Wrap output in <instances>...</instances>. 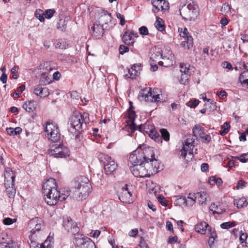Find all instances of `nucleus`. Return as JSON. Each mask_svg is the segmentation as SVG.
I'll list each match as a JSON object with an SVG mask.
<instances>
[{
	"label": "nucleus",
	"mask_w": 248,
	"mask_h": 248,
	"mask_svg": "<svg viewBox=\"0 0 248 248\" xmlns=\"http://www.w3.org/2000/svg\"><path fill=\"white\" fill-rule=\"evenodd\" d=\"M44 199L48 205H55L58 201H63L70 195V191L57 190L55 179L52 178L47 179L42 186Z\"/></svg>",
	"instance_id": "f257e3e1"
},
{
	"label": "nucleus",
	"mask_w": 248,
	"mask_h": 248,
	"mask_svg": "<svg viewBox=\"0 0 248 248\" xmlns=\"http://www.w3.org/2000/svg\"><path fill=\"white\" fill-rule=\"evenodd\" d=\"M71 191L74 198L76 200L86 199L92 191V186L88 178L83 176L75 178L71 183Z\"/></svg>",
	"instance_id": "f03ea898"
},
{
	"label": "nucleus",
	"mask_w": 248,
	"mask_h": 248,
	"mask_svg": "<svg viewBox=\"0 0 248 248\" xmlns=\"http://www.w3.org/2000/svg\"><path fill=\"white\" fill-rule=\"evenodd\" d=\"M180 15L185 21H195L199 15V9L194 2L189 3L187 5H183L179 7Z\"/></svg>",
	"instance_id": "7ed1b4c3"
},
{
	"label": "nucleus",
	"mask_w": 248,
	"mask_h": 248,
	"mask_svg": "<svg viewBox=\"0 0 248 248\" xmlns=\"http://www.w3.org/2000/svg\"><path fill=\"white\" fill-rule=\"evenodd\" d=\"M162 92L158 88H151L142 90L139 93V98L140 100H144L147 102H161L163 101Z\"/></svg>",
	"instance_id": "20e7f679"
},
{
	"label": "nucleus",
	"mask_w": 248,
	"mask_h": 248,
	"mask_svg": "<svg viewBox=\"0 0 248 248\" xmlns=\"http://www.w3.org/2000/svg\"><path fill=\"white\" fill-rule=\"evenodd\" d=\"M196 139L194 135H189L185 141L182 149L180 151V156L187 162L192 160L193 157V148L195 146Z\"/></svg>",
	"instance_id": "39448f33"
},
{
	"label": "nucleus",
	"mask_w": 248,
	"mask_h": 248,
	"mask_svg": "<svg viewBox=\"0 0 248 248\" xmlns=\"http://www.w3.org/2000/svg\"><path fill=\"white\" fill-rule=\"evenodd\" d=\"M73 242L76 248H96L94 243L83 234L76 235Z\"/></svg>",
	"instance_id": "423d86ee"
},
{
	"label": "nucleus",
	"mask_w": 248,
	"mask_h": 248,
	"mask_svg": "<svg viewBox=\"0 0 248 248\" xmlns=\"http://www.w3.org/2000/svg\"><path fill=\"white\" fill-rule=\"evenodd\" d=\"M81 114L76 113L70 117L69 119L68 124L69 132L72 133L79 132L82 128V123L81 122Z\"/></svg>",
	"instance_id": "0eeeda50"
},
{
	"label": "nucleus",
	"mask_w": 248,
	"mask_h": 248,
	"mask_svg": "<svg viewBox=\"0 0 248 248\" xmlns=\"http://www.w3.org/2000/svg\"><path fill=\"white\" fill-rule=\"evenodd\" d=\"M45 131L47 133L48 139L53 142H57L60 139L61 134L57 124L54 123H47Z\"/></svg>",
	"instance_id": "6e6552de"
},
{
	"label": "nucleus",
	"mask_w": 248,
	"mask_h": 248,
	"mask_svg": "<svg viewBox=\"0 0 248 248\" xmlns=\"http://www.w3.org/2000/svg\"><path fill=\"white\" fill-rule=\"evenodd\" d=\"M138 130L140 132H145L147 133L150 137L154 139L155 141L158 143H161V138L158 133L155 130V126L149 124L140 125L138 126Z\"/></svg>",
	"instance_id": "1a4fd4ad"
},
{
	"label": "nucleus",
	"mask_w": 248,
	"mask_h": 248,
	"mask_svg": "<svg viewBox=\"0 0 248 248\" xmlns=\"http://www.w3.org/2000/svg\"><path fill=\"white\" fill-rule=\"evenodd\" d=\"M100 159L104 163L105 172L107 174H111L116 170L117 165L110 156L102 155Z\"/></svg>",
	"instance_id": "9d476101"
},
{
	"label": "nucleus",
	"mask_w": 248,
	"mask_h": 248,
	"mask_svg": "<svg viewBox=\"0 0 248 248\" xmlns=\"http://www.w3.org/2000/svg\"><path fill=\"white\" fill-rule=\"evenodd\" d=\"M48 154L56 158L66 157L69 155L68 149L63 145H59L48 150Z\"/></svg>",
	"instance_id": "9b49d317"
},
{
	"label": "nucleus",
	"mask_w": 248,
	"mask_h": 248,
	"mask_svg": "<svg viewBox=\"0 0 248 248\" xmlns=\"http://www.w3.org/2000/svg\"><path fill=\"white\" fill-rule=\"evenodd\" d=\"M145 162L140 164L136 166H130V170L133 174L137 177H150L148 171L146 169Z\"/></svg>",
	"instance_id": "f8f14e48"
},
{
	"label": "nucleus",
	"mask_w": 248,
	"mask_h": 248,
	"mask_svg": "<svg viewBox=\"0 0 248 248\" xmlns=\"http://www.w3.org/2000/svg\"><path fill=\"white\" fill-rule=\"evenodd\" d=\"M178 31L180 33V36L185 39V40L182 42V46L187 49L192 47L193 44V38L191 35H189L187 28H185L183 30L182 28H179Z\"/></svg>",
	"instance_id": "ddd939ff"
},
{
	"label": "nucleus",
	"mask_w": 248,
	"mask_h": 248,
	"mask_svg": "<svg viewBox=\"0 0 248 248\" xmlns=\"http://www.w3.org/2000/svg\"><path fill=\"white\" fill-rule=\"evenodd\" d=\"M146 169L149 172L150 176L154 175L162 170L160 167V163L158 160L155 158H151L148 161L145 162Z\"/></svg>",
	"instance_id": "4468645a"
},
{
	"label": "nucleus",
	"mask_w": 248,
	"mask_h": 248,
	"mask_svg": "<svg viewBox=\"0 0 248 248\" xmlns=\"http://www.w3.org/2000/svg\"><path fill=\"white\" fill-rule=\"evenodd\" d=\"M63 226L68 232L71 233L75 236L76 235L79 234V227L78 226L77 223L74 222L70 217H66L64 218Z\"/></svg>",
	"instance_id": "2eb2a0df"
},
{
	"label": "nucleus",
	"mask_w": 248,
	"mask_h": 248,
	"mask_svg": "<svg viewBox=\"0 0 248 248\" xmlns=\"http://www.w3.org/2000/svg\"><path fill=\"white\" fill-rule=\"evenodd\" d=\"M129 160L132 165L131 166H136L145 162L142 154L141 153L140 147H138L130 154Z\"/></svg>",
	"instance_id": "dca6fc26"
},
{
	"label": "nucleus",
	"mask_w": 248,
	"mask_h": 248,
	"mask_svg": "<svg viewBox=\"0 0 248 248\" xmlns=\"http://www.w3.org/2000/svg\"><path fill=\"white\" fill-rule=\"evenodd\" d=\"M189 67L190 65L188 63H183L180 64V72L182 74L179 81L182 84L185 85L187 82L190 76Z\"/></svg>",
	"instance_id": "f3484780"
},
{
	"label": "nucleus",
	"mask_w": 248,
	"mask_h": 248,
	"mask_svg": "<svg viewBox=\"0 0 248 248\" xmlns=\"http://www.w3.org/2000/svg\"><path fill=\"white\" fill-rule=\"evenodd\" d=\"M138 37V33L133 31L127 30L124 33L122 40L123 42L127 45L133 46L135 42V39Z\"/></svg>",
	"instance_id": "a211bd4d"
},
{
	"label": "nucleus",
	"mask_w": 248,
	"mask_h": 248,
	"mask_svg": "<svg viewBox=\"0 0 248 248\" xmlns=\"http://www.w3.org/2000/svg\"><path fill=\"white\" fill-rule=\"evenodd\" d=\"M122 191L119 195V199L121 202L130 203L132 202V194L128 190L127 185H125L122 188Z\"/></svg>",
	"instance_id": "6ab92c4d"
},
{
	"label": "nucleus",
	"mask_w": 248,
	"mask_h": 248,
	"mask_svg": "<svg viewBox=\"0 0 248 248\" xmlns=\"http://www.w3.org/2000/svg\"><path fill=\"white\" fill-rule=\"evenodd\" d=\"M112 19L110 13H108L107 11L101 10L99 14L98 22L99 24L104 27L107 26Z\"/></svg>",
	"instance_id": "aec40b11"
},
{
	"label": "nucleus",
	"mask_w": 248,
	"mask_h": 248,
	"mask_svg": "<svg viewBox=\"0 0 248 248\" xmlns=\"http://www.w3.org/2000/svg\"><path fill=\"white\" fill-rule=\"evenodd\" d=\"M162 61H158V64L164 67H170L173 65L174 62V56L171 51H169L167 56H163L161 58Z\"/></svg>",
	"instance_id": "412c9836"
},
{
	"label": "nucleus",
	"mask_w": 248,
	"mask_h": 248,
	"mask_svg": "<svg viewBox=\"0 0 248 248\" xmlns=\"http://www.w3.org/2000/svg\"><path fill=\"white\" fill-rule=\"evenodd\" d=\"M42 221L41 218H35L31 220L29 223V227L31 229V232L33 235L36 232L39 231L42 227Z\"/></svg>",
	"instance_id": "4be33fe9"
},
{
	"label": "nucleus",
	"mask_w": 248,
	"mask_h": 248,
	"mask_svg": "<svg viewBox=\"0 0 248 248\" xmlns=\"http://www.w3.org/2000/svg\"><path fill=\"white\" fill-rule=\"evenodd\" d=\"M6 238L2 237V240L0 242V248H19L16 242L9 238L5 235Z\"/></svg>",
	"instance_id": "5701e85b"
},
{
	"label": "nucleus",
	"mask_w": 248,
	"mask_h": 248,
	"mask_svg": "<svg viewBox=\"0 0 248 248\" xmlns=\"http://www.w3.org/2000/svg\"><path fill=\"white\" fill-rule=\"evenodd\" d=\"M162 56V50L160 47L155 46L151 49L150 52V59L153 62H158Z\"/></svg>",
	"instance_id": "b1692460"
},
{
	"label": "nucleus",
	"mask_w": 248,
	"mask_h": 248,
	"mask_svg": "<svg viewBox=\"0 0 248 248\" xmlns=\"http://www.w3.org/2000/svg\"><path fill=\"white\" fill-rule=\"evenodd\" d=\"M108 27L103 26L100 24H95L92 27L93 31L92 35L96 38H100L104 34V30L108 29Z\"/></svg>",
	"instance_id": "393cba45"
},
{
	"label": "nucleus",
	"mask_w": 248,
	"mask_h": 248,
	"mask_svg": "<svg viewBox=\"0 0 248 248\" xmlns=\"http://www.w3.org/2000/svg\"><path fill=\"white\" fill-rule=\"evenodd\" d=\"M196 231L200 233L205 234L211 231L210 226L205 222H201L198 223L195 227Z\"/></svg>",
	"instance_id": "a878e982"
},
{
	"label": "nucleus",
	"mask_w": 248,
	"mask_h": 248,
	"mask_svg": "<svg viewBox=\"0 0 248 248\" xmlns=\"http://www.w3.org/2000/svg\"><path fill=\"white\" fill-rule=\"evenodd\" d=\"M141 153L142 154L143 159L145 162L148 161L151 158H155L153 148L151 147L148 146L143 149L141 148Z\"/></svg>",
	"instance_id": "bb28decb"
},
{
	"label": "nucleus",
	"mask_w": 248,
	"mask_h": 248,
	"mask_svg": "<svg viewBox=\"0 0 248 248\" xmlns=\"http://www.w3.org/2000/svg\"><path fill=\"white\" fill-rule=\"evenodd\" d=\"M42 85L35 86L34 88V93L36 95L42 97H46L49 95V93L47 88L42 87Z\"/></svg>",
	"instance_id": "cd10ccee"
},
{
	"label": "nucleus",
	"mask_w": 248,
	"mask_h": 248,
	"mask_svg": "<svg viewBox=\"0 0 248 248\" xmlns=\"http://www.w3.org/2000/svg\"><path fill=\"white\" fill-rule=\"evenodd\" d=\"M8 182H8L5 183L6 193L9 198H13L14 197L16 192V188L14 187L15 183H13V181H10Z\"/></svg>",
	"instance_id": "c85d7f7f"
},
{
	"label": "nucleus",
	"mask_w": 248,
	"mask_h": 248,
	"mask_svg": "<svg viewBox=\"0 0 248 248\" xmlns=\"http://www.w3.org/2000/svg\"><path fill=\"white\" fill-rule=\"evenodd\" d=\"M192 198L198 201L199 204L205 203L207 200V193L204 191L192 194Z\"/></svg>",
	"instance_id": "c756f323"
},
{
	"label": "nucleus",
	"mask_w": 248,
	"mask_h": 248,
	"mask_svg": "<svg viewBox=\"0 0 248 248\" xmlns=\"http://www.w3.org/2000/svg\"><path fill=\"white\" fill-rule=\"evenodd\" d=\"M4 177H5V183L8 182L9 181H13V183L15 182V179L16 176L13 173V170L10 168H5L4 170Z\"/></svg>",
	"instance_id": "7c9ffc66"
},
{
	"label": "nucleus",
	"mask_w": 248,
	"mask_h": 248,
	"mask_svg": "<svg viewBox=\"0 0 248 248\" xmlns=\"http://www.w3.org/2000/svg\"><path fill=\"white\" fill-rule=\"evenodd\" d=\"M36 102L33 100L26 101L23 105V108L28 112H33L36 108Z\"/></svg>",
	"instance_id": "2f4dec72"
},
{
	"label": "nucleus",
	"mask_w": 248,
	"mask_h": 248,
	"mask_svg": "<svg viewBox=\"0 0 248 248\" xmlns=\"http://www.w3.org/2000/svg\"><path fill=\"white\" fill-rule=\"evenodd\" d=\"M40 69L42 74H47L52 70V68L49 62H45L40 65Z\"/></svg>",
	"instance_id": "473e14b6"
},
{
	"label": "nucleus",
	"mask_w": 248,
	"mask_h": 248,
	"mask_svg": "<svg viewBox=\"0 0 248 248\" xmlns=\"http://www.w3.org/2000/svg\"><path fill=\"white\" fill-rule=\"evenodd\" d=\"M204 128H202L200 125L196 124L193 128V135L197 138V136L202 137L204 135Z\"/></svg>",
	"instance_id": "72a5a7b5"
},
{
	"label": "nucleus",
	"mask_w": 248,
	"mask_h": 248,
	"mask_svg": "<svg viewBox=\"0 0 248 248\" xmlns=\"http://www.w3.org/2000/svg\"><path fill=\"white\" fill-rule=\"evenodd\" d=\"M50 77L47 74H42L41 77L39 80V84L42 85H46L51 82Z\"/></svg>",
	"instance_id": "f704fd0d"
},
{
	"label": "nucleus",
	"mask_w": 248,
	"mask_h": 248,
	"mask_svg": "<svg viewBox=\"0 0 248 248\" xmlns=\"http://www.w3.org/2000/svg\"><path fill=\"white\" fill-rule=\"evenodd\" d=\"M155 26L160 31H164L165 28L164 21L159 17H156V20L155 23Z\"/></svg>",
	"instance_id": "c9c22d12"
},
{
	"label": "nucleus",
	"mask_w": 248,
	"mask_h": 248,
	"mask_svg": "<svg viewBox=\"0 0 248 248\" xmlns=\"http://www.w3.org/2000/svg\"><path fill=\"white\" fill-rule=\"evenodd\" d=\"M22 131V128L20 127H16L15 128L12 127L7 128L6 132L10 136L17 135Z\"/></svg>",
	"instance_id": "e433bc0d"
},
{
	"label": "nucleus",
	"mask_w": 248,
	"mask_h": 248,
	"mask_svg": "<svg viewBox=\"0 0 248 248\" xmlns=\"http://www.w3.org/2000/svg\"><path fill=\"white\" fill-rule=\"evenodd\" d=\"M164 0H152V3L153 5V11L154 13H157L160 10V5Z\"/></svg>",
	"instance_id": "4c0bfd02"
},
{
	"label": "nucleus",
	"mask_w": 248,
	"mask_h": 248,
	"mask_svg": "<svg viewBox=\"0 0 248 248\" xmlns=\"http://www.w3.org/2000/svg\"><path fill=\"white\" fill-rule=\"evenodd\" d=\"M136 64L133 65L131 69H128V73L129 74V76L126 74L125 77H127L128 78H134L138 74V70L136 69Z\"/></svg>",
	"instance_id": "58836bf2"
},
{
	"label": "nucleus",
	"mask_w": 248,
	"mask_h": 248,
	"mask_svg": "<svg viewBox=\"0 0 248 248\" xmlns=\"http://www.w3.org/2000/svg\"><path fill=\"white\" fill-rule=\"evenodd\" d=\"M68 46L66 40L65 39H60L57 40V42L56 44V47L61 49H65Z\"/></svg>",
	"instance_id": "ea45409f"
},
{
	"label": "nucleus",
	"mask_w": 248,
	"mask_h": 248,
	"mask_svg": "<svg viewBox=\"0 0 248 248\" xmlns=\"http://www.w3.org/2000/svg\"><path fill=\"white\" fill-rule=\"evenodd\" d=\"M67 24V21L61 19L57 23V28L62 31H65L66 29Z\"/></svg>",
	"instance_id": "a19ab883"
},
{
	"label": "nucleus",
	"mask_w": 248,
	"mask_h": 248,
	"mask_svg": "<svg viewBox=\"0 0 248 248\" xmlns=\"http://www.w3.org/2000/svg\"><path fill=\"white\" fill-rule=\"evenodd\" d=\"M48 238L44 243L41 244H37L35 248H52V245Z\"/></svg>",
	"instance_id": "79ce46f5"
},
{
	"label": "nucleus",
	"mask_w": 248,
	"mask_h": 248,
	"mask_svg": "<svg viewBox=\"0 0 248 248\" xmlns=\"http://www.w3.org/2000/svg\"><path fill=\"white\" fill-rule=\"evenodd\" d=\"M177 199L175 200L176 204L179 206L186 205L187 203V200L185 197L182 196H177Z\"/></svg>",
	"instance_id": "37998d69"
},
{
	"label": "nucleus",
	"mask_w": 248,
	"mask_h": 248,
	"mask_svg": "<svg viewBox=\"0 0 248 248\" xmlns=\"http://www.w3.org/2000/svg\"><path fill=\"white\" fill-rule=\"evenodd\" d=\"M234 204L236 205L238 208H242L246 206L248 203H247L245 198H242L238 201H235Z\"/></svg>",
	"instance_id": "c03bdc74"
},
{
	"label": "nucleus",
	"mask_w": 248,
	"mask_h": 248,
	"mask_svg": "<svg viewBox=\"0 0 248 248\" xmlns=\"http://www.w3.org/2000/svg\"><path fill=\"white\" fill-rule=\"evenodd\" d=\"M160 132L161 134L160 137L163 138L165 141H168L170 140V134L166 129L162 128L160 129Z\"/></svg>",
	"instance_id": "a18cd8bd"
},
{
	"label": "nucleus",
	"mask_w": 248,
	"mask_h": 248,
	"mask_svg": "<svg viewBox=\"0 0 248 248\" xmlns=\"http://www.w3.org/2000/svg\"><path fill=\"white\" fill-rule=\"evenodd\" d=\"M240 81L245 84H248V71H244L239 77Z\"/></svg>",
	"instance_id": "49530a36"
},
{
	"label": "nucleus",
	"mask_w": 248,
	"mask_h": 248,
	"mask_svg": "<svg viewBox=\"0 0 248 248\" xmlns=\"http://www.w3.org/2000/svg\"><path fill=\"white\" fill-rule=\"evenodd\" d=\"M136 117V113L133 110V109L128 110V118L129 120L127 122H130V124H134Z\"/></svg>",
	"instance_id": "de8ad7c7"
},
{
	"label": "nucleus",
	"mask_w": 248,
	"mask_h": 248,
	"mask_svg": "<svg viewBox=\"0 0 248 248\" xmlns=\"http://www.w3.org/2000/svg\"><path fill=\"white\" fill-rule=\"evenodd\" d=\"M35 16L38 18L41 22H43L45 20V13L43 10L40 9L36 10L35 13Z\"/></svg>",
	"instance_id": "09e8293b"
},
{
	"label": "nucleus",
	"mask_w": 248,
	"mask_h": 248,
	"mask_svg": "<svg viewBox=\"0 0 248 248\" xmlns=\"http://www.w3.org/2000/svg\"><path fill=\"white\" fill-rule=\"evenodd\" d=\"M235 225V222L234 221H229L222 223L220 224V227L223 229H228L234 227Z\"/></svg>",
	"instance_id": "8fccbe9b"
},
{
	"label": "nucleus",
	"mask_w": 248,
	"mask_h": 248,
	"mask_svg": "<svg viewBox=\"0 0 248 248\" xmlns=\"http://www.w3.org/2000/svg\"><path fill=\"white\" fill-rule=\"evenodd\" d=\"M234 157L239 160L241 162L246 163L248 160V153L241 154L239 156H235Z\"/></svg>",
	"instance_id": "3c124183"
},
{
	"label": "nucleus",
	"mask_w": 248,
	"mask_h": 248,
	"mask_svg": "<svg viewBox=\"0 0 248 248\" xmlns=\"http://www.w3.org/2000/svg\"><path fill=\"white\" fill-rule=\"evenodd\" d=\"M209 182L210 185H214L216 184L217 186H220L222 183V181L221 179L219 178H216L214 177H212L210 178Z\"/></svg>",
	"instance_id": "603ef678"
},
{
	"label": "nucleus",
	"mask_w": 248,
	"mask_h": 248,
	"mask_svg": "<svg viewBox=\"0 0 248 248\" xmlns=\"http://www.w3.org/2000/svg\"><path fill=\"white\" fill-rule=\"evenodd\" d=\"M210 232V234L208 243L209 246L211 247L213 245L214 240H215L216 238L217 237V234L215 231L213 232Z\"/></svg>",
	"instance_id": "864d4df0"
},
{
	"label": "nucleus",
	"mask_w": 248,
	"mask_h": 248,
	"mask_svg": "<svg viewBox=\"0 0 248 248\" xmlns=\"http://www.w3.org/2000/svg\"><path fill=\"white\" fill-rule=\"evenodd\" d=\"M247 237H248V234L247 233H243V232L241 233V235L240 236L239 239H240V244L242 247H246L245 244L246 243V240L247 239Z\"/></svg>",
	"instance_id": "5fc2aeb1"
},
{
	"label": "nucleus",
	"mask_w": 248,
	"mask_h": 248,
	"mask_svg": "<svg viewBox=\"0 0 248 248\" xmlns=\"http://www.w3.org/2000/svg\"><path fill=\"white\" fill-rule=\"evenodd\" d=\"M25 86L22 85L17 89V91L13 93V96L14 97H19V95L25 90Z\"/></svg>",
	"instance_id": "6e6d98bb"
},
{
	"label": "nucleus",
	"mask_w": 248,
	"mask_h": 248,
	"mask_svg": "<svg viewBox=\"0 0 248 248\" xmlns=\"http://www.w3.org/2000/svg\"><path fill=\"white\" fill-rule=\"evenodd\" d=\"M221 11L225 14H229L231 13V6L227 3H224L221 7Z\"/></svg>",
	"instance_id": "4d7b16f0"
},
{
	"label": "nucleus",
	"mask_w": 248,
	"mask_h": 248,
	"mask_svg": "<svg viewBox=\"0 0 248 248\" xmlns=\"http://www.w3.org/2000/svg\"><path fill=\"white\" fill-rule=\"evenodd\" d=\"M16 218H11L10 217H6L3 219V223L4 225H10L16 221Z\"/></svg>",
	"instance_id": "13d9d810"
},
{
	"label": "nucleus",
	"mask_w": 248,
	"mask_h": 248,
	"mask_svg": "<svg viewBox=\"0 0 248 248\" xmlns=\"http://www.w3.org/2000/svg\"><path fill=\"white\" fill-rule=\"evenodd\" d=\"M55 11L54 9H47L46 10L45 13V17L47 19H50L51 18L54 14L55 13Z\"/></svg>",
	"instance_id": "bf43d9fd"
},
{
	"label": "nucleus",
	"mask_w": 248,
	"mask_h": 248,
	"mask_svg": "<svg viewBox=\"0 0 248 248\" xmlns=\"http://www.w3.org/2000/svg\"><path fill=\"white\" fill-rule=\"evenodd\" d=\"M187 198L189 200H187V203H186V206H192L196 201V200L192 198V194L190 193Z\"/></svg>",
	"instance_id": "052dcab7"
},
{
	"label": "nucleus",
	"mask_w": 248,
	"mask_h": 248,
	"mask_svg": "<svg viewBox=\"0 0 248 248\" xmlns=\"http://www.w3.org/2000/svg\"><path fill=\"white\" fill-rule=\"evenodd\" d=\"M199 100L198 99H195L193 101H188L187 102L186 104L187 106L191 108H194L199 104Z\"/></svg>",
	"instance_id": "680f3d73"
},
{
	"label": "nucleus",
	"mask_w": 248,
	"mask_h": 248,
	"mask_svg": "<svg viewBox=\"0 0 248 248\" xmlns=\"http://www.w3.org/2000/svg\"><path fill=\"white\" fill-rule=\"evenodd\" d=\"M82 120L81 122L83 124L84 123L85 124L89 123V114L87 113H83L81 114Z\"/></svg>",
	"instance_id": "e2e57ef3"
},
{
	"label": "nucleus",
	"mask_w": 248,
	"mask_h": 248,
	"mask_svg": "<svg viewBox=\"0 0 248 248\" xmlns=\"http://www.w3.org/2000/svg\"><path fill=\"white\" fill-rule=\"evenodd\" d=\"M158 201L163 206H167L168 205L167 201L163 196L158 197Z\"/></svg>",
	"instance_id": "0e129e2a"
},
{
	"label": "nucleus",
	"mask_w": 248,
	"mask_h": 248,
	"mask_svg": "<svg viewBox=\"0 0 248 248\" xmlns=\"http://www.w3.org/2000/svg\"><path fill=\"white\" fill-rule=\"evenodd\" d=\"M139 32L141 35H146L148 34V30L145 26H142L139 28Z\"/></svg>",
	"instance_id": "69168bd1"
},
{
	"label": "nucleus",
	"mask_w": 248,
	"mask_h": 248,
	"mask_svg": "<svg viewBox=\"0 0 248 248\" xmlns=\"http://www.w3.org/2000/svg\"><path fill=\"white\" fill-rule=\"evenodd\" d=\"M205 105L209 106L210 111H213L216 109V103L211 99V101L208 102V104H206Z\"/></svg>",
	"instance_id": "338daca9"
},
{
	"label": "nucleus",
	"mask_w": 248,
	"mask_h": 248,
	"mask_svg": "<svg viewBox=\"0 0 248 248\" xmlns=\"http://www.w3.org/2000/svg\"><path fill=\"white\" fill-rule=\"evenodd\" d=\"M129 51V48L124 45H121L119 47V53L121 54H124V53Z\"/></svg>",
	"instance_id": "774afa93"
}]
</instances>
